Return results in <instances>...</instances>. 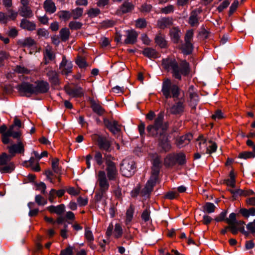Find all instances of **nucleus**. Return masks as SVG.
Segmentation results:
<instances>
[{"label":"nucleus","mask_w":255,"mask_h":255,"mask_svg":"<svg viewBox=\"0 0 255 255\" xmlns=\"http://www.w3.org/2000/svg\"><path fill=\"white\" fill-rule=\"evenodd\" d=\"M127 36L124 42L127 44H132L136 42L138 34L134 30L127 31Z\"/></svg>","instance_id":"4be33fe9"},{"label":"nucleus","mask_w":255,"mask_h":255,"mask_svg":"<svg viewBox=\"0 0 255 255\" xmlns=\"http://www.w3.org/2000/svg\"><path fill=\"white\" fill-rule=\"evenodd\" d=\"M49 84L44 81H40L36 83V86H34V94L44 93L48 91Z\"/></svg>","instance_id":"aec40b11"},{"label":"nucleus","mask_w":255,"mask_h":255,"mask_svg":"<svg viewBox=\"0 0 255 255\" xmlns=\"http://www.w3.org/2000/svg\"><path fill=\"white\" fill-rule=\"evenodd\" d=\"M192 138V135L190 133L181 136L176 139V145L181 148L188 144Z\"/></svg>","instance_id":"6ab92c4d"},{"label":"nucleus","mask_w":255,"mask_h":255,"mask_svg":"<svg viewBox=\"0 0 255 255\" xmlns=\"http://www.w3.org/2000/svg\"><path fill=\"white\" fill-rule=\"evenodd\" d=\"M146 26V22L144 19L139 18L136 21V26L138 28H142Z\"/></svg>","instance_id":"338daca9"},{"label":"nucleus","mask_w":255,"mask_h":255,"mask_svg":"<svg viewBox=\"0 0 255 255\" xmlns=\"http://www.w3.org/2000/svg\"><path fill=\"white\" fill-rule=\"evenodd\" d=\"M0 133L2 134V142L5 144L12 142L10 137H12L13 138H18L21 135V132L18 130H13V126H10L7 130V127L5 125L0 127Z\"/></svg>","instance_id":"20e7f679"},{"label":"nucleus","mask_w":255,"mask_h":255,"mask_svg":"<svg viewBox=\"0 0 255 255\" xmlns=\"http://www.w3.org/2000/svg\"><path fill=\"white\" fill-rule=\"evenodd\" d=\"M216 206L215 205L210 202H207L203 206V211L208 213H212L215 211Z\"/></svg>","instance_id":"c03bdc74"},{"label":"nucleus","mask_w":255,"mask_h":255,"mask_svg":"<svg viewBox=\"0 0 255 255\" xmlns=\"http://www.w3.org/2000/svg\"><path fill=\"white\" fill-rule=\"evenodd\" d=\"M159 144L165 151H169L171 147V145L167 137L164 135L162 136V138L160 139Z\"/></svg>","instance_id":"473e14b6"},{"label":"nucleus","mask_w":255,"mask_h":255,"mask_svg":"<svg viewBox=\"0 0 255 255\" xmlns=\"http://www.w3.org/2000/svg\"><path fill=\"white\" fill-rule=\"evenodd\" d=\"M170 34L172 40L174 43H178L180 40V30L177 27H173L171 29Z\"/></svg>","instance_id":"c756f323"},{"label":"nucleus","mask_w":255,"mask_h":255,"mask_svg":"<svg viewBox=\"0 0 255 255\" xmlns=\"http://www.w3.org/2000/svg\"><path fill=\"white\" fill-rule=\"evenodd\" d=\"M16 89L22 96L29 97L34 94V85L28 83H22L17 86Z\"/></svg>","instance_id":"f8f14e48"},{"label":"nucleus","mask_w":255,"mask_h":255,"mask_svg":"<svg viewBox=\"0 0 255 255\" xmlns=\"http://www.w3.org/2000/svg\"><path fill=\"white\" fill-rule=\"evenodd\" d=\"M59 17L64 20H68L71 17V13L67 10H61L58 13Z\"/></svg>","instance_id":"49530a36"},{"label":"nucleus","mask_w":255,"mask_h":255,"mask_svg":"<svg viewBox=\"0 0 255 255\" xmlns=\"http://www.w3.org/2000/svg\"><path fill=\"white\" fill-rule=\"evenodd\" d=\"M225 183L228 186L235 187L236 185L235 175L233 171H231L230 173V178L226 180Z\"/></svg>","instance_id":"ea45409f"},{"label":"nucleus","mask_w":255,"mask_h":255,"mask_svg":"<svg viewBox=\"0 0 255 255\" xmlns=\"http://www.w3.org/2000/svg\"><path fill=\"white\" fill-rule=\"evenodd\" d=\"M46 70L47 71L46 75L48 77L49 81L54 84H57L58 82V75L57 73L51 68H48Z\"/></svg>","instance_id":"c85d7f7f"},{"label":"nucleus","mask_w":255,"mask_h":255,"mask_svg":"<svg viewBox=\"0 0 255 255\" xmlns=\"http://www.w3.org/2000/svg\"><path fill=\"white\" fill-rule=\"evenodd\" d=\"M76 63L81 69H85L88 66L85 59L82 57L78 56L76 60Z\"/></svg>","instance_id":"a18cd8bd"},{"label":"nucleus","mask_w":255,"mask_h":255,"mask_svg":"<svg viewBox=\"0 0 255 255\" xmlns=\"http://www.w3.org/2000/svg\"><path fill=\"white\" fill-rule=\"evenodd\" d=\"M20 15L24 17L31 18L33 16V13L28 6H21L19 8Z\"/></svg>","instance_id":"393cba45"},{"label":"nucleus","mask_w":255,"mask_h":255,"mask_svg":"<svg viewBox=\"0 0 255 255\" xmlns=\"http://www.w3.org/2000/svg\"><path fill=\"white\" fill-rule=\"evenodd\" d=\"M94 159L97 164L99 165H102L104 163L102 154L99 151H96L95 152Z\"/></svg>","instance_id":"3c124183"},{"label":"nucleus","mask_w":255,"mask_h":255,"mask_svg":"<svg viewBox=\"0 0 255 255\" xmlns=\"http://www.w3.org/2000/svg\"><path fill=\"white\" fill-rule=\"evenodd\" d=\"M43 59L45 64H47L50 61L55 59V55L51 46L47 45L43 51Z\"/></svg>","instance_id":"2eb2a0df"},{"label":"nucleus","mask_w":255,"mask_h":255,"mask_svg":"<svg viewBox=\"0 0 255 255\" xmlns=\"http://www.w3.org/2000/svg\"><path fill=\"white\" fill-rule=\"evenodd\" d=\"M66 93L71 97H80L83 95V91L81 88H70L66 89Z\"/></svg>","instance_id":"bb28decb"},{"label":"nucleus","mask_w":255,"mask_h":255,"mask_svg":"<svg viewBox=\"0 0 255 255\" xmlns=\"http://www.w3.org/2000/svg\"><path fill=\"white\" fill-rule=\"evenodd\" d=\"M162 64L167 71L172 70L173 76L179 80H181L182 75L186 76L190 72L189 64L186 61H182L179 65L175 59H164Z\"/></svg>","instance_id":"f03ea898"},{"label":"nucleus","mask_w":255,"mask_h":255,"mask_svg":"<svg viewBox=\"0 0 255 255\" xmlns=\"http://www.w3.org/2000/svg\"><path fill=\"white\" fill-rule=\"evenodd\" d=\"M12 156L3 152L0 155V165L3 166L0 167V172L3 173H10L14 169V164L10 162Z\"/></svg>","instance_id":"6e6552de"},{"label":"nucleus","mask_w":255,"mask_h":255,"mask_svg":"<svg viewBox=\"0 0 255 255\" xmlns=\"http://www.w3.org/2000/svg\"><path fill=\"white\" fill-rule=\"evenodd\" d=\"M104 158L106 165V171L107 177L105 172L103 170L99 171L97 174V180L99 187V190L95 195V199L97 201L101 200L108 191L110 187L108 180H115L118 175L116 164L113 162L114 157L110 154H106L104 155Z\"/></svg>","instance_id":"f257e3e1"},{"label":"nucleus","mask_w":255,"mask_h":255,"mask_svg":"<svg viewBox=\"0 0 255 255\" xmlns=\"http://www.w3.org/2000/svg\"><path fill=\"white\" fill-rule=\"evenodd\" d=\"M92 108L94 112L99 115H103L105 112L104 109L100 105L97 104H93Z\"/></svg>","instance_id":"5fc2aeb1"},{"label":"nucleus","mask_w":255,"mask_h":255,"mask_svg":"<svg viewBox=\"0 0 255 255\" xmlns=\"http://www.w3.org/2000/svg\"><path fill=\"white\" fill-rule=\"evenodd\" d=\"M159 171L158 167H155L153 169L150 179L148 180L145 186L142 190V193L144 196H148L152 192L153 187L155 186L158 179Z\"/></svg>","instance_id":"1a4fd4ad"},{"label":"nucleus","mask_w":255,"mask_h":255,"mask_svg":"<svg viewBox=\"0 0 255 255\" xmlns=\"http://www.w3.org/2000/svg\"><path fill=\"white\" fill-rule=\"evenodd\" d=\"M121 171L122 175L126 177H130L135 171V164L131 159L127 158L122 161L121 165Z\"/></svg>","instance_id":"9d476101"},{"label":"nucleus","mask_w":255,"mask_h":255,"mask_svg":"<svg viewBox=\"0 0 255 255\" xmlns=\"http://www.w3.org/2000/svg\"><path fill=\"white\" fill-rule=\"evenodd\" d=\"M7 17L8 18L9 20H14L16 19L18 12L12 9H9L7 10Z\"/></svg>","instance_id":"052dcab7"},{"label":"nucleus","mask_w":255,"mask_h":255,"mask_svg":"<svg viewBox=\"0 0 255 255\" xmlns=\"http://www.w3.org/2000/svg\"><path fill=\"white\" fill-rule=\"evenodd\" d=\"M35 201L39 206H44L47 204V200L40 195H37L35 196Z\"/></svg>","instance_id":"13d9d810"},{"label":"nucleus","mask_w":255,"mask_h":255,"mask_svg":"<svg viewBox=\"0 0 255 255\" xmlns=\"http://www.w3.org/2000/svg\"><path fill=\"white\" fill-rule=\"evenodd\" d=\"M226 222L229 225L231 226L232 233L233 235H236L239 231L244 234L246 233L244 229V222L236 220V214L234 213L230 214L229 218L226 219Z\"/></svg>","instance_id":"39448f33"},{"label":"nucleus","mask_w":255,"mask_h":255,"mask_svg":"<svg viewBox=\"0 0 255 255\" xmlns=\"http://www.w3.org/2000/svg\"><path fill=\"white\" fill-rule=\"evenodd\" d=\"M73 247L69 246L65 249L61 250L59 255H71L73 253Z\"/></svg>","instance_id":"e2e57ef3"},{"label":"nucleus","mask_w":255,"mask_h":255,"mask_svg":"<svg viewBox=\"0 0 255 255\" xmlns=\"http://www.w3.org/2000/svg\"><path fill=\"white\" fill-rule=\"evenodd\" d=\"M43 8L49 14L54 13L56 11V6L53 0H45L43 2Z\"/></svg>","instance_id":"412c9836"},{"label":"nucleus","mask_w":255,"mask_h":255,"mask_svg":"<svg viewBox=\"0 0 255 255\" xmlns=\"http://www.w3.org/2000/svg\"><path fill=\"white\" fill-rule=\"evenodd\" d=\"M21 28L28 31H33L36 29V24L33 21H31L27 19L23 18L20 23Z\"/></svg>","instance_id":"5701e85b"},{"label":"nucleus","mask_w":255,"mask_h":255,"mask_svg":"<svg viewBox=\"0 0 255 255\" xmlns=\"http://www.w3.org/2000/svg\"><path fill=\"white\" fill-rule=\"evenodd\" d=\"M59 68L62 74L67 75L71 73L73 64L71 61L67 60L66 56L63 55L62 60L60 64Z\"/></svg>","instance_id":"4468645a"},{"label":"nucleus","mask_w":255,"mask_h":255,"mask_svg":"<svg viewBox=\"0 0 255 255\" xmlns=\"http://www.w3.org/2000/svg\"><path fill=\"white\" fill-rule=\"evenodd\" d=\"M52 168L53 171L56 173H58L60 171V169L59 167V159L57 158L53 159L52 162Z\"/></svg>","instance_id":"bf43d9fd"},{"label":"nucleus","mask_w":255,"mask_h":255,"mask_svg":"<svg viewBox=\"0 0 255 255\" xmlns=\"http://www.w3.org/2000/svg\"><path fill=\"white\" fill-rule=\"evenodd\" d=\"M240 212L241 214L245 218H248L250 216H255V208H251L249 209H247L245 208L241 209Z\"/></svg>","instance_id":"f704fd0d"},{"label":"nucleus","mask_w":255,"mask_h":255,"mask_svg":"<svg viewBox=\"0 0 255 255\" xmlns=\"http://www.w3.org/2000/svg\"><path fill=\"white\" fill-rule=\"evenodd\" d=\"M176 157V164H183L185 162V155L183 153H175Z\"/></svg>","instance_id":"8fccbe9b"},{"label":"nucleus","mask_w":255,"mask_h":255,"mask_svg":"<svg viewBox=\"0 0 255 255\" xmlns=\"http://www.w3.org/2000/svg\"><path fill=\"white\" fill-rule=\"evenodd\" d=\"M85 237L87 241L90 243H91L94 241V238L93 233L88 228L85 229Z\"/></svg>","instance_id":"603ef678"},{"label":"nucleus","mask_w":255,"mask_h":255,"mask_svg":"<svg viewBox=\"0 0 255 255\" xmlns=\"http://www.w3.org/2000/svg\"><path fill=\"white\" fill-rule=\"evenodd\" d=\"M19 44L23 47H30L34 45L35 42L31 37H27L19 42Z\"/></svg>","instance_id":"e433bc0d"},{"label":"nucleus","mask_w":255,"mask_h":255,"mask_svg":"<svg viewBox=\"0 0 255 255\" xmlns=\"http://www.w3.org/2000/svg\"><path fill=\"white\" fill-rule=\"evenodd\" d=\"M14 71L16 73L22 74H28L30 73V70L21 65L15 66Z\"/></svg>","instance_id":"37998d69"},{"label":"nucleus","mask_w":255,"mask_h":255,"mask_svg":"<svg viewBox=\"0 0 255 255\" xmlns=\"http://www.w3.org/2000/svg\"><path fill=\"white\" fill-rule=\"evenodd\" d=\"M164 116L162 113H160L155 119L153 125H150L147 127V131L151 136H154L158 133V130L162 129L163 131L167 128L166 126L163 124Z\"/></svg>","instance_id":"0eeeda50"},{"label":"nucleus","mask_w":255,"mask_h":255,"mask_svg":"<svg viewBox=\"0 0 255 255\" xmlns=\"http://www.w3.org/2000/svg\"><path fill=\"white\" fill-rule=\"evenodd\" d=\"M134 7L133 5L129 2L126 1L121 6V9L123 13L130 11Z\"/></svg>","instance_id":"4c0bfd02"},{"label":"nucleus","mask_w":255,"mask_h":255,"mask_svg":"<svg viewBox=\"0 0 255 255\" xmlns=\"http://www.w3.org/2000/svg\"><path fill=\"white\" fill-rule=\"evenodd\" d=\"M101 13V10L98 8H91L87 11L89 17L94 18Z\"/></svg>","instance_id":"de8ad7c7"},{"label":"nucleus","mask_w":255,"mask_h":255,"mask_svg":"<svg viewBox=\"0 0 255 255\" xmlns=\"http://www.w3.org/2000/svg\"><path fill=\"white\" fill-rule=\"evenodd\" d=\"M67 192L68 194L72 196H77L80 193V190L79 189H76L74 187H69L67 189Z\"/></svg>","instance_id":"774afa93"},{"label":"nucleus","mask_w":255,"mask_h":255,"mask_svg":"<svg viewBox=\"0 0 255 255\" xmlns=\"http://www.w3.org/2000/svg\"><path fill=\"white\" fill-rule=\"evenodd\" d=\"M150 211L149 208H146L142 213L141 218L144 222H147L150 219Z\"/></svg>","instance_id":"680f3d73"},{"label":"nucleus","mask_w":255,"mask_h":255,"mask_svg":"<svg viewBox=\"0 0 255 255\" xmlns=\"http://www.w3.org/2000/svg\"><path fill=\"white\" fill-rule=\"evenodd\" d=\"M155 42L161 48H164L167 45L165 36L161 33L158 34L155 37Z\"/></svg>","instance_id":"7c9ffc66"},{"label":"nucleus","mask_w":255,"mask_h":255,"mask_svg":"<svg viewBox=\"0 0 255 255\" xmlns=\"http://www.w3.org/2000/svg\"><path fill=\"white\" fill-rule=\"evenodd\" d=\"M82 26V23L76 21H70L69 23V27L72 30L79 29L81 28Z\"/></svg>","instance_id":"6e6d98bb"},{"label":"nucleus","mask_w":255,"mask_h":255,"mask_svg":"<svg viewBox=\"0 0 255 255\" xmlns=\"http://www.w3.org/2000/svg\"><path fill=\"white\" fill-rule=\"evenodd\" d=\"M60 38L63 41H66L70 35L69 30L67 28H62L59 32Z\"/></svg>","instance_id":"58836bf2"},{"label":"nucleus","mask_w":255,"mask_h":255,"mask_svg":"<svg viewBox=\"0 0 255 255\" xmlns=\"http://www.w3.org/2000/svg\"><path fill=\"white\" fill-rule=\"evenodd\" d=\"M161 92L165 98H177L180 93V90L178 86L173 84L171 80L166 79L163 80L162 85Z\"/></svg>","instance_id":"7ed1b4c3"},{"label":"nucleus","mask_w":255,"mask_h":255,"mask_svg":"<svg viewBox=\"0 0 255 255\" xmlns=\"http://www.w3.org/2000/svg\"><path fill=\"white\" fill-rule=\"evenodd\" d=\"M123 234V231L122 227L119 223L116 224L114 231L113 224L111 223L106 231V235L107 237H110L113 234L114 237L116 239L121 238Z\"/></svg>","instance_id":"ddd939ff"},{"label":"nucleus","mask_w":255,"mask_h":255,"mask_svg":"<svg viewBox=\"0 0 255 255\" xmlns=\"http://www.w3.org/2000/svg\"><path fill=\"white\" fill-rule=\"evenodd\" d=\"M115 24V22L111 19H106L100 23V26L102 28H108L113 26Z\"/></svg>","instance_id":"09e8293b"},{"label":"nucleus","mask_w":255,"mask_h":255,"mask_svg":"<svg viewBox=\"0 0 255 255\" xmlns=\"http://www.w3.org/2000/svg\"><path fill=\"white\" fill-rule=\"evenodd\" d=\"M238 157L240 158H243L245 159L255 157V155L251 151H245L241 152L239 154Z\"/></svg>","instance_id":"864d4df0"},{"label":"nucleus","mask_w":255,"mask_h":255,"mask_svg":"<svg viewBox=\"0 0 255 255\" xmlns=\"http://www.w3.org/2000/svg\"><path fill=\"white\" fill-rule=\"evenodd\" d=\"M142 53L149 58H157L159 57V54L154 49L147 47L142 51Z\"/></svg>","instance_id":"cd10ccee"},{"label":"nucleus","mask_w":255,"mask_h":255,"mask_svg":"<svg viewBox=\"0 0 255 255\" xmlns=\"http://www.w3.org/2000/svg\"><path fill=\"white\" fill-rule=\"evenodd\" d=\"M193 36V31L192 30H188L185 35V42H191Z\"/></svg>","instance_id":"69168bd1"},{"label":"nucleus","mask_w":255,"mask_h":255,"mask_svg":"<svg viewBox=\"0 0 255 255\" xmlns=\"http://www.w3.org/2000/svg\"><path fill=\"white\" fill-rule=\"evenodd\" d=\"M164 164L166 166H173L176 164V157L175 153L168 155L164 159Z\"/></svg>","instance_id":"72a5a7b5"},{"label":"nucleus","mask_w":255,"mask_h":255,"mask_svg":"<svg viewBox=\"0 0 255 255\" xmlns=\"http://www.w3.org/2000/svg\"><path fill=\"white\" fill-rule=\"evenodd\" d=\"M174 10V6L173 5L169 4L164 7L161 8L160 12L162 13L167 14L173 12Z\"/></svg>","instance_id":"4d7b16f0"},{"label":"nucleus","mask_w":255,"mask_h":255,"mask_svg":"<svg viewBox=\"0 0 255 255\" xmlns=\"http://www.w3.org/2000/svg\"><path fill=\"white\" fill-rule=\"evenodd\" d=\"M11 126H13V130H18L20 132L19 128L22 127V124L20 120H19L16 117L14 119V123Z\"/></svg>","instance_id":"0e129e2a"},{"label":"nucleus","mask_w":255,"mask_h":255,"mask_svg":"<svg viewBox=\"0 0 255 255\" xmlns=\"http://www.w3.org/2000/svg\"><path fill=\"white\" fill-rule=\"evenodd\" d=\"M83 12V9L82 8L77 7L75 9H73L71 13L73 19H77L82 15Z\"/></svg>","instance_id":"79ce46f5"},{"label":"nucleus","mask_w":255,"mask_h":255,"mask_svg":"<svg viewBox=\"0 0 255 255\" xmlns=\"http://www.w3.org/2000/svg\"><path fill=\"white\" fill-rule=\"evenodd\" d=\"M104 124L107 128L114 134L121 131V126L118 122L109 120H104Z\"/></svg>","instance_id":"f3484780"},{"label":"nucleus","mask_w":255,"mask_h":255,"mask_svg":"<svg viewBox=\"0 0 255 255\" xmlns=\"http://www.w3.org/2000/svg\"><path fill=\"white\" fill-rule=\"evenodd\" d=\"M133 213L134 208L132 206H130L126 212V223L127 225L131 221L133 218Z\"/></svg>","instance_id":"a19ab883"},{"label":"nucleus","mask_w":255,"mask_h":255,"mask_svg":"<svg viewBox=\"0 0 255 255\" xmlns=\"http://www.w3.org/2000/svg\"><path fill=\"white\" fill-rule=\"evenodd\" d=\"M8 152L12 157L15 155L16 153H21L24 151V146L22 142L19 141L16 144H13L7 147Z\"/></svg>","instance_id":"a211bd4d"},{"label":"nucleus","mask_w":255,"mask_h":255,"mask_svg":"<svg viewBox=\"0 0 255 255\" xmlns=\"http://www.w3.org/2000/svg\"><path fill=\"white\" fill-rule=\"evenodd\" d=\"M185 104L182 101L174 104L169 109V112L173 115H181L183 113Z\"/></svg>","instance_id":"dca6fc26"},{"label":"nucleus","mask_w":255,"mask_h":255,"mask_svg":"<svg viewBox=\"0 0 255 255\" xmlns=\"http://www.w3.org/2000/svg\"><path fill=\"white\" fill-rule=\"evenodd\" d=\"M65 207L64 204H60L56 206H50L47 208V210L51 213H55L58 215H62L65 211Z\"/></svg>","instance_id":"a878e982"},{"label":"nucleus","mask_w":255,"mask_h":255,"mask_svg":"<svg viewBox=\"0 0 255 255\" xmlns=\"http://www.w3.org/2000/svg\"><path fill=\"white\" fill-rule=\"evenodd\" d=\"M189 23L191 26H196L199 24L198 13L196 10L191 12L189 18Z\"/></svg>","instance_id":"2f4dec72"},{"label":"nucleus","mask_w":255,"mask_h":255,"mask_svg":"<svg viewBox=\"0 0 255 255\" xmlns=\"http://www.w3.org/2000/svg\"><path fill=\"white\" fill-rule=\"evenodd\" d=\"M198 148L202 154H211L217 150L216 143L211 140L207 143L202 135H200L197 139Z\"/></svg>","instance_id":"423d86ee"},{"label":"nucleus","mask_w":255,"mask_h":255,"mask_svg":"<svg viewBox=\"0 0 255 255\" xmlns=\"http://www.w3.org/2000/svg\"><path fill=\"white\" fill-rule=\"evenodd\" d=\"M173 24V19L171 17H163L159 19L157 21L158 26L161 28L164 29L168 27Z\"/></svg>","instance_id":"b1692460"},{"label":"nucleus","mask_w":255,"mask_h":255,"mask_svg":"<svg viewBox=\"0 0 255 255\" xmlns=\"http://www.w3.org/2000/svg\"><path fill=\"white\" fill-rule=\"evenodd\" d=\"M92 138L93 140L97 141V144L101 149L106 151L111 150V142L106 138L98 134H94Z\"/></svg>","instance_id":"9b49d317"},{"label":"nucleus","mask_w":255,"mask_h":255,"mask_svg":"<svg viewBox=\"0 0 255 255\" xmlns=\"http://www.w3.org/2000/svg\"><path fill=\"white\" fill-rule=\"evenodd\" d=\"M181 49L184 54H189L192 51L193 45L191 42H185V43L182 45Z\"/></svg>","instance_id":"c9c22d12"}]
</instances>
